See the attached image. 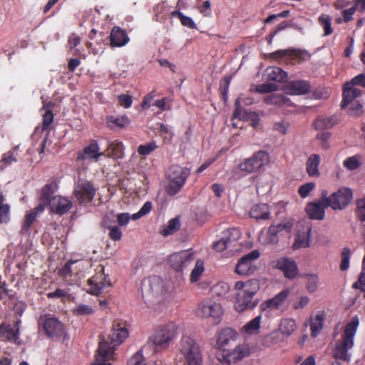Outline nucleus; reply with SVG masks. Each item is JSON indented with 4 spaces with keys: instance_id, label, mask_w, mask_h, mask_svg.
Wrapping results in <instances>:
<instances>
[{
    "instance_id": "nucleus-1",
    "label": "nucleus",
    "mask_w": 365,
    "mask_h": 365,
    "mask_svg": "<svg viewBox=\"0 0 365 365\" xmlns=\"http://www.w3.org/2000/svg\"><path fill=\"white\" fill-rule=\"evenodd\" d=\"M128 336V331L123 324L113 325L111 332L107 337H102L98 349V353L92 365H110L109 361L113 359L115 349Z\"/></svg>"
},
{
    "instance_id": "nucleus-2",
    "label": "nucleus",
    "mask_w": 365,
    "mask_h": 365,
    "mask_svg": "<svg viewBox=\"0 0 365 365\" xmlns=\"http://www.w3.org/2000/svg\"><path fill=\"white\" fill-rule=\"evenodd\" d=\"M259 283L257 279L237 282L235 284V289L237 291L235 309L238 312H242L247 309L255 307L257 301L254 300V296L259 291Z\"/></svg>"
},
{
    "instance_id": "nucleus-3",
    "label": "nucleus",
    "mask_w": 365,
    "mask_h": 365,
    "mask_svg": "<svg viewBox=\"0 0 365 365\" xmlns=\"http://www.w3.org/2000/svg\"><path fill=\"white\" fill-rule=\"evenodd\" d=\"M359 325V318L355 316L345 326L341 339L336 341L333 351V356L336 359H340L346 362L350 361L351 354L349 351L354 346V337L356 335Z\"/></svg>"
},
{
    "instance_id": "nucleus-4",
    "label": "nucleus",
    "mask_w": 365,
    "mask_h": 365,
    "mask_svg": "<svg viewBox=\"0 0 365 365\" xmlns=\"http://www.w3.org/2000/svg\"><path fill=\"white\" fill-rule=\"evenodd\" d=\"M141 292L145 303L153 304L160 302L165 292L163 279L158 276H152L143 279L141 283Z\"/></svg>"
},
{
    "instance_id": "nucleus-5",
    "label": "nucleus",
    "mask_w": 365,
    "mask_h": 365,
    "mask_svg": "<svg viewBox=\"0 0 365 365\" xmlns=\"http://www.w3.org/2000/svg\"><path fill=\"white\" fill-rule=\"evenodd\" d=\"M180 353L184 356L187 365H202L200 346L189 335H182L178 343Z\"/></svg>"
},
{
    "instance_id": "nucleus-6",
    "label": "nucleus",
    "mask_w": 365,
    "mask_h": 365,
    "mask_svg": "<svg viewBox=\"0 0 365 365\" xmlns=\"http://www.w3.org/2000/svg\"><path fill=\"white\" fill-rule=\"evenodd\" d=\"M178 334V327L177 324L170 322L159 327L150 337V341L156 347L165 349Z\"/></svg>"
},
{
    "instance_id": "nucleus-7",
    "label": "nucleus",
    "mask_w": 365,
    "mask_h": 365,
    "mask_svg": "<svg viewBox=\"0 0 365 365\" xmlns=\"http://www.w3.org/2000/svg\"><path fill=\"white\" fill-rule=\"evenodd\" d=\"M224 313L222 304L212 299H206L201 302L196 314L202 319H210L213 324H218Z\"/></svg>"
},
{
    "instance_id": "nucleus-8",
    "label": "nucleus",
    "mask_w": 365,
    "mask_h": 365,
    "mask_svg": "<svg viewBox=\"0 0 365 365\" xmlns=\"http://www.w3.org/2000/svg\"><path fill=\"white\" fill-rule=\"evenodd\" d=\"M189 175L190 170L187 168L176 165L170 166L168 173V192L172 195L178 192Z\"/></svg>"
},
{
    "instance_id": "nucleus-9",
    "label": "nucleus",
    "mask_w": 365,
    "mask_h": 365,
    "mask_svg": "<svg viewBox=\"0 0 365 365\" xmlns=\"http://www.w3.org/2000/svg\"><path fill=\"white\" fill-rule=\"evenodd\" d=\"M250 349L247 344H237L234 349L221 350L217 354V360L221 365H231L249 356Z\"/></svg>"
},
{
    "instance_id": "nucleus-10",
    "label": "nucleus",
    "mask_w": 365,
    "mask_h": 365,
    "mask_svg": "<svg viewBox=\"0 0 365 365\" xmlns=\"http://www.w3.org/2000/svg\"><path fill=\"white\" fill-rule=\"evenodd\" d=\"M293 222L284 221L277 225H272L267 230H262L259 235V241L262 245H274L279 241L278 234L282 231L289 233L293 227Z\"/></svg>"
},
{
    "instance_id": "nucleus-11",
    "label": "nucleus",
    "mask_w": 365,
    "mask_h": 365,
    "mask_svg": "<svg viewBox=\"0 0 365 365\" xmlns=\"http://www.w3.org/2000/svg\"><path fill=\"white\" fill-rule=\"evenodd\" d=\"M325 192L324 203L333 210H343L352 200L353 192L350 188L341 187L337 191L333 192L330 196H327V192Z\"/></svg>"
},
{
    "instance_id": "nucleus-12",
    "label": "nucleus",
    "mask_w": 365,
    "mask_h": 365,
    "mask_svg": "<svg viewBox=\"0 0 365 365\" xmlns=\"http://www.w3.org/2000/svg\"><path fill=\"white\" fill-rule=\"evenodd\" d=\"M269 161V154L264 151H258L252 157L244 160L238 165L240 171L250 174L258 171Z\"/></svg>"
},
{
    "instance_id": "nucleus-13",
    "label": "nucleus",
    "mask_w": 365,
    "mask_h": 365,
    "mask_svg": "<svg viewBox=\"0 0 365 365\" xmlns=\"http://www.w3.org/2000/svg\"><path fill=\"white\" fill-rule=\"evenodd\" d=\"M241 235L240 231L235 227L225 230L222 232L220 238L213 245V249L217 252H222L226 249L233 251L232 247L237 245Z\"/></svg>"
},
{
    "instance_id": "nucleus-14",
    "label": "nucleus",
    "mask_w": 365,
    "mask_h": 365,
    "mask_svg": "<svg viewBox=\"0 0 365 365\" xmlns=\"http://www.w3.org/2000/svg\"><path fill=\"white\" fill-rule=\"evenodd\" d=\"M96 188L90 181L78 182L73 190V195L79 203H88L93 199Z\"/></svg>"
},
{
    "instance_id": "nucleus-15",
    "label": "nucleus",
    "mask_w": 365,
    "mask_h": 365,
    "mask_svg": "<svg viewBox=\"0 0 365 365\" xmlns=\"http://www.w3.org/2000/svg\"><path fill=\"white\" fill-rule=\"evenodd\" d=\"M260 255L257 250H254L240 258L235 267V272L240 275H250L254 272L253 261Z\"/></svg>"
},
{
    "instance_id": "nucleus-16",
    "label": "nucleus",
    "mask_w": 365,
    "mask_h": 365,
    "mask_svg": "<svg viewBox=\"0 0 365 365\" xmlns=\"http://www.w3.org/2000/svg\"><path fill=\"white\" fill-rule=\"evenodd\" d=\"M312 227L309 222H300L297 225V233L292 248L299 250L308 247Z\"/></svg>"
},
{
    "instance_id": "nucleus-17",
    "label": "nucleus",
    "mask_w": 365,
    "mask_h": 365,
    "mask_svg": "<svg viewBox=\"0 0 365 365\" xmlns=\"http://www.w3.org/2000/svg\"><path fill=\"white\" fill-rule=\"evenodd\" d=\"M88 284L90 286L88 292L95 295L99 294L105 289L111 286L109 277L104 274L103 268L101 269V272L89 279Z\"/></svg>"
},
{
    "instance_id": "nucleus-18",
    "label": "nucleus",
    "mask_w": 365,
    "mask_h": 365,
    "mask_svg": "<svg viewBox=\"0 0 365 365\" xmlns=\"http://www.w3.org/2000/svg\"><path fill=\"white\" fill-rule=\"evenodd\" d=\"M238 337L239 334L235 330L225 327L218 332L216 344L222 350L227 349V347L235 344Z\"/></svg>"
},
{
    "instance_id": "nucleus-19",
    "label": "nucleus",
    "mask_w": 365,
    "mask_h": 365,
    "mask_svg": "<svg viewBox=\"0 0 365 365\" xmlns=\"http://www.w3.org/2000/svg\"><path fill=\"white\" fill-rule=\"evenodd\" d=\"M325 192L323 191L321 198L314 202H309L307 205L306 212L312 220H322L324 218V209L329 205L324 203Z\"/></svg>"
},
{
    "instance_id": "nucleus-20",
    "label": "nucleus",
    "mask_w": 365,
    "mask_h": 365,
    "mask_svg": "<svg viewBox=\"0 0 365 365\" xmlns=\"http://www.w3.org/2000/svg\"><path fill=\"white\" fill-rule=\"evenodd\" d=\"M289 294L290 291L284 289L272 298L263 302L259 307L262 311L279 309L284 304Z\"/></svg>"
},
{
    "instance_id": "nucleus-21",
    "label": "nucleus",
    "mask_w": 365,
    "mask_h": 365,
    "mask_svg": "<svg viewBox=\"0 0 365 365\" xmlns=\"http://www.w3.org/2000/svg\"><path fill=\"white\" fill-rule=\"evenodd\" d=\"M51 212L58 215L67 213L73 207V203L67 197L54 195L50 199L48 205Z\"/></svg>"
},
{
    "instance_id": "nucleus-22",
    "label": "nucleus",
    "mask_w": 365,
    "mask_h": 365,
    "mask_svg": "<svg viewBox=\"0 0 365 365\" xmlns=\"http://www.w3.org/2000/svg\"><path fill=\"white\" fill-rule=\"evenodd\" d=\"M19 323L20 321L18 320L14 326L1 324L0 326V339L11 341L15 344H19L21 342L19 336Z\"/></svg>"
},
{
    "instance_id": "nucleus-23",
    "label": "nucleus",
    "mask_w": 365,
    "mask_h": 365,
    "mask_svg": "<svg viewBox=\"0 0 365 365\" xmlns=\"http://www.w3.org/2000/svg\"><path fill=\"white\" fill-rule=\"evenodd\" d=\"M110 46L111 47H122L129 42V37L128 36L125 30L118 26H114L110 34Z\"/></svg>"
},
{
    "instance_id": "nucleus-24",
    "label": "nucleus",
    "mask_w": 365,
    "mask_h": 365,
    "mask_svg": "<svg viewBox=\"0 0 365 365\" xmlns=\"http://www.w3.org/2000/svg\"><path fill=\"white\" fill-rule=\"evenodd\" d=\"M43 329L48 336L54 337L62 335L63 332V324L56 318H46L43 322Z\"/></svg>"
},
{
    "instance_id": "nucleus-25",
    "label": "nucleus",
    "mask_w": 365,
    "mask_h": 365,
    "mask_svg": "<svg viewBox=\"0 0 365 365\" xmlns=\"http://www.w3.org/2000/svg\"><path fill=\"white\" fill-rule=\"evenodd\" d=\"M191 255L187 252H180L171 255L169 262L173 269L180 271L191 260Z\"/></svg>"
},
{
    "instance_id": "nucleus-26",
    "label": "nucleus",
    "mask_w": 365,
    "mask_h": 365,
    "mask_svg": "<svg viewBox=\"0 0 365 365\" xmlns=\"http://www.w3.org/2000/svg\"><path fill=\"white\" fill-rule=\"evenodd\" d=\"M56 185L53 184H46L44 185L39 194V203L37 206V210L43 212L46 205H49V200L51 199V195L55 192Z\"/></svg>"
},
{
    "instance_id": "nucleus-27",
    "label": "nucleus",
    "mask_w": 365,
    "mask_h": 365,
    "mask_svg": "<svg viewBox=\"0 0 365 365\" xmlns=\"http://www.w3.org/2000/svg\"><path fill=\"white\" fill-rule=\"evenodd\" d=\"M88 262L83 260L69 261L65 264L61 272L64 277L72 274H79L88 267Z\"/></svg>"
},
{
    "instance_id": "nucleus-28",
    "label": "nucleus",
    "mask_w": 365,
    "mask_h": 365,
    "mask_svg": "<svg viewBox=\"0 0 365 365\" xmlns=\"http://www.w3.org/2000/svg\"><path fill=\"white\" fill-rule=\"evenodd\" d=\"M277 267L282 270L286 277L293 279L297 274V267L294 260L281 258L277 262Z\"/></svg>"
},
{
    "instance_id": "nucleus-29",
    "label": "nucleus",
    "mask_w": 365,
    "mask_h": 365,
    "mask_svg": "<svg viewBox=\"0 0 365 365\" xmlns=\"http://www.w3.org/2000/svg\"><path fill=\"white\" fill-rule=\"evenodd\" d=\"M354 86L356 85L352 83L351 81L344 85L343 93L344 99L341 102V108H345L349 103H351L354 99L361 96V91L354 88Z\"/></svg>"
},
{
    "instance_id": "nucleus-30",
    "label": "nucleus",
    "mask_w": 365,
    "mask_h": 365,
    "mask_svg": "<svg viewBox=\"0 0 365 365\" xmlns=\"http://www.w3.org/2000/svg\"><path fill=\"white\" fill-rule=\"evenodd\" d=\"M103 153L100 152V148L96 142L91 143L88 146L83 149V151L79 153L78 159L83 160H97L98 158L103 155Z\"/></svg>"
},
{
    "instance_id": "nucleus-31",
    "label": "nucleus",
    "mask_w": 365,
    "mask_h": 365,
    "mask_svg": "<svg viewBox=\"0 0 365 365\" xmlns=\"http://www.w3.org/2000/svg\"><path fill=\"white\" fill-rule=\"evenodd\" d=\"M310 86L305 81H291L287 86V91L291 95H303L309 92Z\"/></svg>"
},
{
    "instance_id": "nucleus-32",
    "label": "nucleus",
    "mask_w": 365,
    "mask_h": 365,
    "mask_svg": "<svg viewBox=\"0 0 365 365\" xmlns=\"http://www.w3.org/2000/svg\"><path fill=\"white\" fill-rule=\"evenodd\" d=\"M321 162L320 156L317 154H312L306 163V170L310 177H319L320 172L319 166Z\"/></svg>"
},
{
    "instance_id": "nucleus-33",
    "label": "nucleus",
    "mask_w": 365,
    "mask_h": 365,
    "mask_svg": "<svg viewBox=\"0 0 365 365\" xmlns=\"http://www.w3.org/2000/svg\"><path fill=\"white\" fill-rule=\"evenodd\" d=\"M252 217L256 220H267L269 218L270 210L267 204H257L252 206L250 211Z\"/></svg>"
},
{
    "instance_id": "nucleus-34",
    "label": "nucleus",
    "mask_w": 365,
    "mask_h": 365,
    "mask_svg": "<svg viewBox=\"0 0 365 365\" xmlns=\"http://www.w3.org/2000/svg\"><path fill=\"white\" fill-rule=\"evenodd\" d=\"M262 318L261 315H258L245 324L241 329L242 333L247 336L258 334L261 327Z\"/></svg>"
},
{
    "instance_id": "nucleus-35",
    "label": "nucleus",
    "mask_w": 365,
    "mask_h": 365,
    "mask_svg": "<svg viewBox=\"0 0 365 365\" xmlns=\"http://www.w3.org/2000/svg\"><path fill=\"white\" fill-rule=\"evenodd\" d=\"M264 76L267 80L282 82L287 78V73L279 67L271 66L265 70Z\"/></svg>"
},
{
    "instance_id": "nucleus-36",
    "label": "nucleus",
    "mask_w": 365,
    "mask_h": 365,
    "mask_svg": "<svg viewBox=\"0 0 365 365\" xmlns=\"http://www.w3.org/2000/svg\"><path fill=\"white\" fill-rule=\"evenodd\" d=\"M241 101L247 105L252 104L253 102L252 99L239 97L235 101V109L232 115L233 119L239 118L240 120H246L248 118V113L242 108Z\"/></svg>"
},
{
    "instance_id": "nucleus-37",
    "label": "nucleus",
    "mask_w": 365,
    "mask_h": 365,
    "mask_svg": "<svg viewBox=\"0 0 365 365\" xmlns=\"http://www.w3.org/2000/svg\"><path fill=\"white\" fill-rule=\"evenodd\" d=\"M297 329L296 321L292 318L282 319L279 325V330L282 335L289 336Z\"/></svg>"
},
{
    "instance_id": "nucleus-38",
    "label": "nucleus",
    "mask_w": 365,
    "mask_h": 365,
    "mask_svg": "<svg viewBox=\"0 0 365 365\" xmlns=\"http://www.w3.org/2000/svg\"><path fill=\"white\" fill-rule=\"evenodd\" d=\"M123 145L121 142L113 140L110 142L106 150L107 155L113 158H120L123 155Z\"/></svg>"
},
{
    "instance_id": "nucleus-39",
    "label": "nucleus",
    "mask_w": 365,
    "mask_h": 365,
    "mask_svg": "<svg viewBox=\"0 0 365 365\" xmlns=\"http://www.w3.org/2000/svg\"><path fill=\"white\" fill-rule=\"evenodd\" d=\"M324 316L322 313H317L311 318L310 328L311 335L316 337L323 328Z\"/></svg>"
},
{
    "instance_id": "nucleus-40",
    "label": "nucleus",
    "mask_w": 365,
    "mask_h": 365,
    "mask_svg": "<svg viewBox=\"0 0 365 365\" xmlns=\"http://www.w3.org/2000/svg\"><path fill=\"white\" fill-rule=\"evenodd\" d=\"M267 104L291 106L292 103L288 98L281 94H271L264 99Z\"/></svg>"
},
{
    "instance_id": "nucleus-41",
    "label": "nucleus",
    "mask_w": 365,
    "mask_h": 365,
    "mask_svg": "<svg viewBox=\"0 0 365 365\" xmlns=\"http://www.w3.org/2000/svg\"><path fill=\"white\" fill-rule=\"evenodd\" d=\"M336 123V120L334 117L329 118H317L314 125L317 130L329 129L333 127Z\"/></svg>"
},
{
    "instance_id": "nucleus-42",
    "label": "nucleus",
    "mask_w": 365,
    "mask_h": 365,
    "mask_svg": "<svg viewBox=\"0 0 365 365\" xmlns=\"http://www.w3.org/2000/svg\"><path fill=\"white\" fill-rule=\"evenodd\" d=\"M180 227V222L179 218L175 217L168 221V225L160 231V233L163 236L170 235L178 230Z\"/></svg>"
},
{
    "instance_id": "nucleus-43",
    "label": "nucleus",
    "mask_w": 365,
    "mask_h": 365,
    "mask_svg": "<svg viewBox=\"0 0 365 365\" xmlns=\"http://www.w3.org/2000/svg\"><path fill=\"white\" fill-rule=\"evenodd\" d=\"M301 54V51L297 49L287 48L283 50H278L269 54L270 58L278 59L284 56H295L298 57Z\"/></svg>"
},
{
    "instance_id": "nucleus-44",
    "label": "nucleus",
    "mask_w": 365,
    "mask_h": 365,
    "mask_svg": "<svg viewBox=\"0 0 365 365\" xmlns=\"http://www.w3.org/2000/svg\"><path fill=\"white\" fill-rule=\"evenodd\" d=\"M129 120L127 116L123 115L120 117L110 116L107 119V124L110 128L119 127L123 128L128 125Z\"/></svg>"
},
{
    "instance_id": "nucleus-45",
    "label": "nucleus",
    "mask_w": 365,
    "mask_h": 365,
    "mask_svg": "<svg viewBox=\"0 0 365 365\" xmlns=\"http://www.w3.org/2000/svg\"><path fill=\"white\" fill-rule=\"evenodd\" d=\"M361 165V156L354 155L347 158L344 162L343 165L349 170H354L359 168Z\"/></svg>"
},
{
    "instance_id": "nucleus-46",
    "label": "nucleus",
    "mask_w": 365,
    "mask_h": 365,
    "mask_svg": "<svg viewBox=\"0 0 365 365\" xmlns=\"http://www.w3.org/2000/svg\"><path fill=\"white\" fill-rule=\"evenodd\" d=\"M319 21L324 29V36H329L333 32V29L331 28V19L329 15H321L319 17Z\"/></svg>"
},
{
    "instance_id": "nucleus-47",
    "label": "nucleus",
    "mask_w": 365,
    "mask_h": 365,
    "mask_svg": "<svg viewBox=\"0 0 365 365\" xmlns=\"http://www.w3.org/2000/svg\"><path fill=\"white\" fill-rule=\"evenodd\" d=\"M204 272V263L202 260H197L195 262V267L190 274V281L195 282L200 279L202 274Z\"/></svg>"
},
{
    "instance_id": "nucleus-48",
    "label": "nucleus",
    "mask_w": 365,
    "mask_h": 365,
    "mask_svg": "<svg viewBox=\"0 0 365 365\" xmlns=\"http://www.w3.org/2000/svg\"><path fill=\"white\" fill-rule=\"evenodd\" d=\"M43 212L37 210V207L32 210L30 212H28L25 216L24 222L22 225L23 230H28L32 223L35 221L37 215Z\"/></svg>"
},
{
    "instance_id": "nucleus-49",
    "label": "nucleus",
    "mask_w": 365,
    "mask_h": 365,
    "mask_svg": "<svg viewBox=\"0 0 365 365\" xmlns=\"http://www.w3.org/2000/svg\"><path fill=\"white\" fill-rule=\"evenodd\" d=\"M306 287L309 293H314L317 292L319 287V279L315 274H307Z\"/></svg>"
},
{
    "instance_id": "nucleus-50",
    "label": "nucleus",
    "mask_w": 365,
    "mask_h": 365,
    "mask_svg": "<svg viewBox=\"0 0 365 365\" xmlns=\"http://www.w3.org/2000/svg\"><path fill=\"white\" fill-rule=\"evenodd\" d=\"M341 257L340 269L341 271H346L349 267V260L351 257V250L349 247H344L342 250Z\"/></svg>"
},
{
    "instance_id": "nucleus-51",
    "label": "nucleus",
    "mask_w": 365,
    "mask_h": 365,
    "mask_svg": "<svg viewBox=\"0 0 365 365\" xmlns=\"http://www.w3.org/2000/svg\"><path fill=\"white\" fill-rule=\"evenodd\" d=\"M282 333L280 331H274L264 338V344L267 346H272L282 341Z\"/></svg>"
},
{
    "instance_id": "nucleus-52",
    "label": "nucleus",
    "mask_w": 365,
    "mask_h": 365,
    "mask_svg": "<svg viewBox=\"0 0 365 365\" xmlns=\"http://www.w3.org/2000/svg\"><path fill=\"white\" fill-rule=\"evenodd\" d=\"M73 314L76 316L89 315L93 313L94 309L87 304H78L73 309Z\"/></svg>"
},
{
    "instance_id": "nucleus-53",
    "label": "nucleus",
    "mask_w": 365,
    "mask_h": 365,
    "mask_svg": "<svg viewBox=\"0 0 365 365\" xmlns=\"http://www.w3.org/2000/svg\"><path fill=\"white\" fill-rule=\"evenodd\" d=\"M172 14L174 16H178L183 26H187L190 29H195L196 27V25L192 21V19L190 17L183 15L181 12L174 11L172 13Z\"/></svg>"
},
{
    "instance_id": "nucleus-54",
    "label": "nucleus",
    "mask_w": 365,
    "mask_h": 365,
    "mask_svg": "<svg viewBox=\"0 0 365 365\" xmlns=\"http://www.w3.org/2000/svg\"><path fill=\"white\" fill-rule=\"evenodd\" d=\"M158 148L155 142H150L145 145H140L138 148V152L141 155H148Z\"/></svg>"
},
{
    "instance_id": "nucleus-55",
    "label": "nucleus",
    "mask_w": 365,
    "mask_h": 365,
    "mask_svg": "<svg viewBox=\"0 0 365 365\" xmlns=\"http://www.w3.org/2000/svg\"><path fill=\"white\" fill-rule=\"evenodd\" d=\"M278 86L276 83H262L255 86V91L258 93H271L277 91Z\"/></svg>"
},
{
    "instance_id": "nucleus-56",
    "label": "nucleus",
    "mask_w": 365,
    "mask_h": 365,
    "mask_svg": "<svg viewBox=\"0 0 365 365\" xmlns=\"http://www.w3.org/2000/svg\"><path fill=\"white\" fill-rule=\"evenodd\" d=\"M229 285L226 282H218L212 287V292L214 294L222 296L225 294L229 290Z\"/></svg>"
},
{
    "instance_id": "nucleus-57",
    "label": "nucleus",
    "mask_w": 365,
    "mask_h": 365,
    "mask_svg": "<svg viewBox=\"0 0 365 365\" xmlns=\"http://www.w3.org/2000/svg\"><path fill=\"white\" fill-rule=\"evenodd\" d=\"M315 183L314 182H307L306 184L302 185L299 188V194L301 197L305 198L307 197L309 193L314 189Z\"/></svg>"
},
{
    "instance_id": "nucleus-58",
    "label": "nucleus",
    "mask_w": 365,
    "mask_h": 365,
    "mask_svg": "<svg viewBox=\"0 0 365 365\" xmlns=\"http://www.w3.org/2000/svg\"><path fill=\"white\" fill-rule=\"evenodd\" d=\"M10 207L8 204L0 202V221L6 222L9 220Z\"/></svg>"
},
{
    "instance_id": "nucleus-59",
    "label": "nucleus",
    "mask_w": 365,
    "mask_h": 365,
    "mask_svg": "<svg viewBox=\"0 0 365 365\" xmlns=\"http://www.w3.org/2000/svg\"><path fill=\"white\" fill-rule=\"evenodd\" d=\"M152 208V204L150 202H146L143 207L140 208L139 212L132 215V220H136L140 218L141 217L147 215Z\"/></svg>"
},
{
    "instance_id": "nucleus-60",
    "label": "nucleus",
    "mask_w": 365,
    "mask_h": 365,
    "mask_svg": "<svg viewBox=\"0 0 365 365\" xmlns=\"http://www.w3.org/2000/svg\"><path fill=\"white\" fill-rule=\"evenodd\" d=\"M153 106L158 108L161 111L168 110L171 107L170 100L168 98H163L155 101Z\"/></svg>"
},
{
    "instance_id": "nucleus-61",
    "label": "nucleus",
    "mask_w": 365,
    "mask_h": 365,
    "mask_svg": "<svg viewBox=\"0 0 365 365\" xmlns=\"http://www.w3.org/2000/svg\"><path fill=\"white\" fill-rule=\"evenodd\" d=\"M330 136L331 133L329 132H321L317 135V139L321 141V146L324 150H328L329 148L328 140Z\"/></svg>"
},
{
    "instance_id": "nucleus-62",
    "label": "nucleus",
    "mask_w": 365,
    "mask_h": 365,
    "mask_svg": "<svg viewBox=\"0 0 365 365\" xmlns=\"http://www.w3.org/2000/svg\"><path fill=\"white\" fill-rule=\"evenodd\" d=\"M109 229V237L115 241L120 240L122 237V232L120 227L117 225L110 226L108 227Z\"/></svg>"
},
{
    "instance_id": "nucleus-63",
    "label": "nucleus",
    "mask_w": 365,
    "mask_h": 365,
    "mask_svg": "<svg viewBox=\"0 0 365 365\" xmlns=\"http://www.w3.org/2000/svg\"><path fill=\"white\" fill-rule=\"evenodd\" d=\"M349 107V114L351 115L358 116L362 114V105L358 101H351Z\"/></svg>"
},
{
    "instance_id": "nucleus-64",
    "label": "nucleus",
    "mask_w": 365,
    "mask_h": 365,
    "mask_svg": "<svg viewBox=\"0 0 365 365\" xmlns=\"http://www.w3.org/2000/svg\"><path fill=\"white\" fill-rule=\"evenodd\" d=\"M357 212L361 221H365V197L357 200Z\"/></svg>"
}]
</instances>
